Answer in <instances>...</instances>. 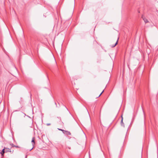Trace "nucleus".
<instances>
[{"label":"nucleus","instance_id":"f257e3e1","mask_svg":"<svg viewBox=\"0 0 158 158\" xmlns=\"http://www.w3.org/2000/svg\"><path fill=\"white\" fill-rule=\"evenodd\" d=\"M35 137H33L32 138V140H31V143H32V145L33 146V147L30 150V151L32 150V149L34 147V144L35 143Z\"/></svg>","mask_w":158,"mask_h":158},{"label":"nucleus","instance_id":"f03ea898","mask_svg":"<svg viewBox=\"0 0 158 158\" xmlns=\"http://www.w3.org/2000/svg\"><path fill=\"white\" fill-rule=\"evenodd\" d=\"M5 152V149H3L2 152H0V154H1L2 156H4V154Z\"/></svg>","mask_w":158,"mask_h":158},{"label":"nucleus","instance_id":"7ed1b4c3","mask_svg":"<svg viewBox=\"0 0 158 158\" xmlns=\"http://www.w3.org/2000/svg\"><path fill=\"white\" fill-rule=\"evenodd\" d=\"M65 134L66 135H71V133L70 131H66V133H65Z\"/></svg>","mask_w":158,"mask_h":158},{"label":"nucleus","instance_id":"20e7f679","mask_svg":"<svg viewBox=\"0 0 158 158\" xmlns=\"http://www.w3.org/2000/svg\"><path fill=\"white\" fill-rule=\"evenodd\" d=\"M118 39H119V38H118V40H117L116 43H115V44L114 45H112L111 47L112 48L114 47L117 44H118Z\"/></svg>","mask_w":158,"mask_h":158},{"label":"nucleus","instance_id":"39448f33","mask_svg":"<svg viewBox=\"0 0 158 158\" xmlns=\"http://www.w3.org/2000/svg\"><path fill=\"white\" fill-rule=\"evenodd\" d=\"M121 124L122 126H123V127H124V123L123 122V118L122 116V120L121 121Z\"/></svg>","mask_w":158,"mask_h":158},{"label":"nucleus","instance_id":"423d86ee","mask_svg":"<svg viewBox=\"0 0 158 158\" xmlns=\"http://www.w3.org/2000/svg\"><path fill=\"white\" fill-rule=\"evenodd\" d=\"M4 148L5 149V152H9L10 150V149L6 148L4 147Z\"/></svg>","mask_w":158,"mask_h":158},{"label":"nucleus","instance_id":"0eeeda50","mask_svg":"<svg viewBox=\"0 0 158 158\" xmlns=\"http://www.w3.org/2000/svg\"><path fill=\"white\" fill-rule=\"evenodd\" d=\"M143 19L144 20L145 23H147L148 22V21L147 19Z\"/></svg>","mask_w":158,"mask_h":158},{"label":"nucleus","instance_id":"6e6552de","mask_svg":"<svg viewBox=\"0 0 158 158\" xmlns=\"http://www.w3.org/2000/svg\"><path fill=\"white\" fill-rule=\"evenodd\" d=\"M66 131L63 130L62 131L64 134H65V133H66Z\"/></svg>","mask_w":158,"mask_h":158},{"label":"nucleus","instance_id":"1a4fd4ad","mask_svg":"<svg viewBox=\"0 0 158 158\" xmlns=\"http://www.w3.org/2000/svg\"><path fill=\"white\" fill-rule=\"evenodd\" d=\"M104 91V90H103V91L102 92V93L100 94L99 95V96H98V97H100L101 95V94H102V93H103Z\"/></svg>","mask_w":158,"mask_h":158},{"label":"nucleus","instance_id":"9d476101","mask_svg":"<svg viewBox=\"0 0 158 158\" xmlns=\"http://www.w3.org/2000/svg\"><path fill=\"white\" fill-rule=\"evenodd\" d=\"M58 129L60 131H62L63 130V129H59V128H58Z\"/></svg>","mask_w":158,"mask_h":158},{"label":"nucleus","instance_id":"9b49d317","mask_svg":"<svg viewBox=\"0 0 158 158\" xmlns=\"http://www.w3.org/2000/svg\"><path fill=\"white\" fill-rule=\"evenodd\" d=\"M51 125V124L50 123H47V126H49Z\"/></svg>","mask_w":158,"mask_h":158},{"label":"nucleus","instance_id":"f8f14e48","mask_svg":"<svg viewBox=\"0 0 158 158\" xmlns=\"http://www.w3.org/2000/svg\"><path fill=\"white\" fill-rule=\"evenodd\" d=\"M13 151H12V152L11 151V150H10H10H9V152H11V153H13Z\"/></svg>","mask_w":158,"mask_h":158},{"label":"nucleus","instance_id":"ddd939ff","mask_svg":"<svg viewBox=\"0 0 158 158\" xmlns=\"http://www.w3.org/2000/svg\"><path fill=\"white\" fill-rule=\"evenodd\" d=\"M13 147H15V145H14L13 144Z\"/></svg>","mask_w":158,"mask_h":158},{"label":"nucleus","instance_id":"4468645a","mask_svg":"<svg viewBox=\"0 0 158 158\" xmlns=\"http://www.w3.org/2000/svg\"><path fill=\"white\" fill-rule=\"evenodd\" d=\"M27 156L26 155L25 156V158H27Z\"/></svg>","mask_w":158,"mask_h":158},{"label":"nucleus","instance_id":"2eb2a0df","mask_svg":"<svg viewBox=\"0 0 158 158\" xmlns=\"http://www.w3.org/2000/svg\"><path fill=\"white\" fill-rule=\"evenodd\" d=\"M15 147H18L17 146H15Z\"/></svg>","mask_w":158,"mask_h":158}]
</instances>
